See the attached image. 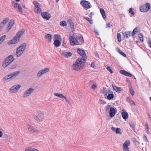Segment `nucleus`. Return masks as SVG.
<instances>
[{"instance_id":"obj_53","label":"nucleus","mask_w":151,"mask_h":151,"mask_svg":"<svg viewBox=\"0 0 151 151\" xmlns=\"http://www.w3.org/2000/svg\"><path fill=\"white\" fill-rule=\"evenodd\" d=\"M67 102L68 103L69 105H71L73 103L72 101H71V100H67Z\"/></svg>"},{"instance_id":"obj_1","label":"nucleus","mask_w":151,"mask_h":151,"mask_svg":"<svg viewBox=\"0 0 151 151\" xmlns=\"http://www.w3.org/2000/svg\"><path fill=\"white\" fill-rule=\"evenodd\" d=\"M25 31V29H22L18 31L14 37L7 42V45L10 46L18 43L20 42L21 37L24 33Z\"/></svg>"},{"instance_id":"obj_54","label":"nucleus","mask_w":151,"mask_h":151,"mask_svg":"<svg viewBox=\"0 0 151 151\" xmlns=\"http://www.w3.org/2000/svg\"><path fill=\"white\" fill-rule=\"evenodd\" d=\"M148 44L149 47L151 48V40L150 39H149L148 40Z\"/></svg>"},{"instance_id":"obj_49","label":"nucleus","mask_w":151,"mask_h":151,"mask_svg":"<svg viewBox=\"0 0 151 151\" xmlns=\"http://www.w3.org/2000/svg\"><path fill=\"white\" fill-rule=\"evenodd\" d=\"M143 139L145 141L147 142H148L147 137L145 135L144 136Z\"/></svg>"},{"instance_id":"obj_2","label":"nucleus","mask_w":151,"mask_h":151,"mask_svg":"<svg viewBox=\"0 0 151 151\" xmlns=\"http://www.w3.org/2000/svg\"><path fill=\"white\" fill-rule=\"evenodd\" d=\"M86 59L79 58H78L76 61L73 63V69L76 70H79L84 66Z\"/></svg>"},{"instance_id":"obj_3","label":"nucleus","mask_w":151,"mask_h":151,"mask_svg":"<svg viewBox=\"0 0 151 151\" xmlns=\"http://www.w3.org/2000/svg\"><path fill=\"white\" fill-rule=\"evenodd\" d=\"M34 119L38 123L42 122L45 119V113L44 111L38 110L33 117Z\"/></svg>"},{"instance_id":"obj_37","label":"nucleus","mask_w":151,"mask_h":151,"mask_svg":"<svg viewBox=\"0 0 151 151\" xmlns=\"http://www.w3.org/2000/svg\"><path fill=\"white\" fill-rule=\"evenodd\" d=\"M125 34L126 35V37L127 38L130 36L131 34V33L130 31H127L125 32Z\"/></svg>"},{"instance_id":"obj_57","label":"nucleus","mask_w":151,"mask_h":151,"mask_svg":"<svg viewBox=\"0 0 151 151\" xmlns=\"http://www.w3.org/2000/svg\"><path fill=\"white\" fill-rule=\"evenodd\" d=\"M94 32H95L97 35H99V34L98 32V31H97V29H95V28H94Z\"/></svg>"},{"instance_id":"obj_21","label":"nucleus","mask_w":151,"mask_h":151,"mask_svg":"<svg viewBox=\"0 0 151 151\" xmlns=\"http://www.w3.org/2000/svg\"><path fill=\"white\" fill-rule=\"evenodd\" d=\"M116 109L115 108L111 107L110 108L109 111V116L111 117L114 116L116 113Z\"/></svg>"},{"instance_id":"obj_43","label":"nucleus","mask_w":151,"mask_h":151,"mask_svg":"<svg viewBox=\"0 0 151 151\" xmlns=\"http://www.w3.org/2000/svg\"><path fill=\"white\" fill-rule=\"evenodd\" d=\"M118 51L119 52V54L121 55H122L124 57H126V55L121 50L119 49H118Z\"/></svg>"},{"instance_id":"obj_39","label":"nucleus","mask_w":151,"mask_h":151,"mask_svg":"<svg viewBox=\"0 0 151 151\" xmlns=\"http://www.w3.org/2000/svg\"><path fill=\"white\" fill-rule=\"evenodd\" d=\"M117 37L118 38V41L119 42H120L122 40L121 35L120 34L118 33L117 34Z\"/></svg>"},{"instance_id":"obj_40","label":"nucleus","mask_w":151,"mask_h":151,"mask_svg":"<svg viewBox=\"0 0 151 151\" xmlns=\"http://www.w3.org/2000/svg\"><path fill=\"white\" fill-rule=\"evenodd\" d=\"M129 90L131 95L132 96H133L134 94V92L133 89L132 87L129 88Z\"/></svg>"},{"instance_id":"obj_51","label":"nucleus","mask_w":151,"mask_h":151,"mask_svg":"<svg viewBox=\"0 0 151 151\" xmlns=\"http://www.w3.org/2000/svg\"><path fill=\"white\" fill-rule=\"evenodd\" d=\"M97 87V85L95 84H94L92 85L91 86V88L92 89H95Z\"/></svg>"},{"instance_id":"obj_46","label":"nucleus","mask_w":151,"mask_h":151,"mask_svg":"<svg viewBox=\"0 0 151 151\" xmlns=\"http://www.w3.org/2000/svg\"><path fill=\"white\" fill-rule=\"evenodd\" d=\"M138 37L140 40L142 42L143 41V35L141 34H139L138 35Z\"/></svg>"},{"instance_id":"obj_14","label":"nucleus","mask_w":151,"mask_h":151,"mask_svg":"<svg viewBox=\"0 0 151 151\" xmlns=\"http://www.w3.org/2000/svg\"><path fill=\"white\" fill-rule=\"evenodd\" d=\"M35 8L34 9V11L37 14H40L42 11L40 4L36 1H34L33 2Z\"/></svg>"},{"instance_id":"obj_24","label":"nucleus","mask_w":151,"mask_h":151,"mask_svg":"<svg viewBox=\"0 0 151 151\" xmlns=\"http://www.w3.org/2000/svg\"><path fill=\"white\" fill-rule=\"evenodd\" d=\"M70 28L72 31H73L74 29V24L71 20H68V28Z\"/></svg>"},{"instance_id":"obj_4","label":"nucleus","mask_w":151,"mask_h":151,"mask_svg":"<svg viewBox=\"0 0 151 151\" xmlns=\"http://www.w3.org/2000/svg\"><path fill=\"white\" fill-rule=\"evenodd\" d=\"M27 46V44L23 43L16 48V54L17 57H19L23 55L26 50Z\"/></svg>"},{"instance_id":"obj_62","label":"nucleus","mask_w":151,"mask_h":151,"mask_svg":"<svg viewBox=\"0 0 151 151\" xmlns=\"http://www.w3.org/2000/svg\"><path fill=\"white\" fill-rule=\"evenodd\" d=\"M3 135V133L2 131L0 130V138L2 137Z\"/></svg>"},{"instance_id":"obj_38","label":"nucleus","mask_w":151,"mask_h":151,"mask_svg":"<svg viewBox=\"0 0 151 151\" xmlns=\"http://www.w3.org/2000/svg\"><path fill=\"white\" fill-rule=\"evenodd\" d=\"M36 149L32 148H27L25 150V151H35Z\"/></svg>"},{"instance_id":"obj_33","label":"nucleus","mask_w":151,"mask_h":151,"mask_svg":"<svg viewBox=\"0 0 151 151\" xmlns=\"http://www.w3.org/2000/svg\"><path fill=\"white\" fill-rule=\"evenodd\" d=\"M44 75V74L43 72H42V69H41L39 70L37 73V76L38 77H40Z\"/></svg>"},{"instance_id":"obj_26","label":"nucleus","mask_w":151,"mask_h":151,"mask_svg":"<svg viewBox=\"0 0 151 151\" xmlns=\"http://www.w3.org/2000/svg\"><path fill=\"white\" fill-rule=\"evenodd\" d=\"M54 95L56 97H58L59 98H60L62 99H66V97L65 95H64L62 94H61L60 93H54Z\"/></svg>"},{"instance_id":"obj_50","label":"nucleus","mask_w":151,"mask_h":151,"mask_svg":"<svg viewBox=\"0 0 151 151\" xmlns=\"http://www.w3.org/2000/svg\"><path fill=\"white\" fill-rule=\"evenodd\" d=\"M145 130L149 129V126H148L147 123V122H146L145 126Z\"/></svg>"},{"instance_id":"obj_52","label":"nucleus","mask_w":151,"mask_h":151,"mask_svg":"<svg viewBox=\"0 0 151 151\" xmlns=\"http://www.w3.org/2000/svg\"><path fill=\"white\" fill-rule=\"evenodd\" d=\"M72 54L70 52H67V57H70L72 56Z\"/></svg>"},{"instance_id":"obj_55","label":"nucleus","mask_w":151,"mask_h":151,"mask_svg":"<svg viewBox=\"0 0 151 151\" xmlns=\"http://www.w3.org/2000/svg\"><path fill=\"white\" fill-rule=\"evenodd\" d=\"M112 26V24H111L110 23H107V24H106L107 27H110L111 26Z\"/></svg>"},{"instance_id":"obj_45","label":"nucleus","mask_w":151,"mask_h":151,"mask_svg":"<svg viewBox=\"0 0 151 151\" xmlns=\"http://www.w3.org/2000/svg\"><path fill=\"white\" fill-rule=\"evenodd\" d=\"M105 67L107 69L108 71H109L111 73H112L113 72L111 69V67L110 66H108L107 65L105 66Z\"/></svg>"},{"instance_id":"obj_60","label":"nucleus","mask_w":151,"mask_h":151,"mask_svg":"<svg viewBox=\"0 0 151 151\" xmlns=\"http://www.w3.org/2000/svg\"><path fill=\"white\" fill-rule=\"evenodd\" d=\"M145 131L147 134L149 135L150 134V132L149 131V129H146L145 130Z\"/></svg>"},{"instance_id":"obj_8","label":"nucleus","mask_w":151,"mask_h":151,"mask_svg":"<svg viewBox=\"0 0 151 151\" xmlns=\"http://www.w3.org/2000/svg\"><path fill=\"white\" fill-rule=\"evenodd\" d=\"M21 87V85L16 84L11 87L9 89V92L11 93H16L18 92Z\"/></svg>"},{"instance_id":"obj_11","label":"nucleus","mask_w":151,"mask_h":151,"mask_svg":"<svg viewBox=\"0 0 151 151\" xmlns=\"http://www.w3.org/2000/svg\"><path fill=\"white\" fill-rule=\"evenodd\" d=\"M8 17L4 18L0 23V32L3 31V29L9 20Z\"/></svg>"},{"instance_id":"obj_19","label":"nucleus","mask_w":151,"mask_h":151,"mask_svg":"<svg viewBox=\"0 0 151 151\" xmlns=\"http://www.w3.org/2000/svg\"><path fill=\"white\" fill-rule=\"evenodd\" d=\"M77 52L80 55L82 56V58H84V57H85L86 58H87L86 56L84 50L81 49H78Z\"/></svg>"},{"instance_id":"obj_17","label":"nucleus","mask_w":151,"mask_h":151,"mask_svg":"<svg viewBox=\"0 0 151 151\" xmlns=\"http://www.w3.org/2000/svg\"><path fill=\"white\" fill-rule=\"evenodd\" d=\"M81 4L83 7L88 9L91 7V5L90 3L85 0H82L81 2Z\"/></svg>"},{"instance_id":"obj_5","label":"nucleus","mask_w":151,"mask_h":151,"mask_svg":"<svg viewBox=\"0 0 151 151\" xmlns=\"http://www.w3.org/2000/svg\"><path fill=\"white\" fill-rule=\"evenodd\" d=\"M15 58L13 55H10L4 59L2 62V67L3 68L7 67L14 61Z\"/></svg>"},{"instance_id":"obj_12","label":"nucleus","mask_w":151,"mask_h":151,"mask_svg":"<svg viewBox=\"0 0 151 151\" xmlns=\"http://www.w3.org/2000/svg\"><path fill=\"white\" fill-rule=\"evenodd\" d=\"M34 89L31 87L27 89L24 93L23 97L26 98L29 96L34 91Z\"/></svg>"},{"instance_id":"obj_41","label":"nucleus","mask_w":151,"mask_h":151,"mask_svg":"<svg viewBox=\"0 0 151 151\" xmlns=\"http://www.w3.org/2000/svg\"><path fill=\"white\" fill-rule=\"evenodd\" d=\"M129 12L130 13L132 16H133L134 14V12L133 11V9L132 8H130L129 10Z\"/></svg>"},{"instance_id":"obj_7","label":"nucleus","mask_w":151,"mask_h":151,"mask_svg":"<svg viewBox=\"0 0 151 151\" xmlns=\"http://www.w3.org/2000/svg\"><path fill=\"white\" fill-rule=\"evenodd\" d=\"M53 39L54 42L53 44L56 47H59L61 44V37L60 35L58 34H55L54 35Z\"/></svg>"},{"instance_id":"obj_48","label":"nucleus","mask_w":151,"mask_h":151,"mask_svg":"<svg viewBox=\"0 0 151 151\" xmlns=\"http://www.w3.org/2000/svg\"><path fill=\"white\" fill-rule=\"evenodd\" d=\"M99 103L100 104H106V102L102 100H100L99 101Z\"/></svg>"},{"instance_id":"obj_59","label":"nucleus","mask_w":151,"mask_h":151,"mask_svg":"<svg viewBox=\"0 0 151 151\" xmlns=\"http://www.w3.org/2000/svg\"><path fill=\"white\" fill-rule=\"evenodd\" d=\"M91 66L93 68H96V66H95V64L94 63H93L91 64Z\"/></svg>"},{"instance_id":"obj_25","label":"nucleus","mask_w":151,"mask_h":151,"mask_svg":"<svg viewBox=\"0 0 151 151\" xmlns=\"http://www.w3.org/2000/svg\"><path fill=\"white\" fill-rule=\"evenodd\" d=\"M120 72L121 74L124 75L125 76L129 77H134V76H133L132 74L129 73L128 72H127L125 70H121L120 71Z\"/></svg>"},{"instance_id":"obj_30","label":"nucleus","mask_w":151,"mask_h":151,"mask_svg":"<svg viewBox=\"0 0 151 151\" xmlns=\"http://www.w3.org/2000/svg\"><path fill=\"white\" fill-rule=\"evenodd\" d=\"M100 11L103 18L104 19H106V16L105 12V11L104 9L103 8H101L100 9Z\"/></svg>"},{"instance_id":"obj_29","label":"nucleus","mask_w":151,"mask_h":151,"mask_svg":"<svg viewBox=\"0 0 151 151\" xmlns=\"http://www.w3.org/2000/svg\"><path fill=\"white\" fill-rule=\"evenodd\" d=\"M6 36L4 35L0 37V45L6 40Z\"/></svg>"},{"instance_id":"obj_16","label":"nucleus","mask_w":151,"mask_h":151,"mask_svg":"<svg viewBox=\"0 0 151 151\" xmlns=\"http://www.w3.org/2000/svg\"><path fill=\"white\" fill-rule=\"evenodd\" d=\"M41 16L44 19L48 20L51 17L50 14L47 12L41 13Z\"/></svg>"},{"instance_id":"obj_9","label":"nucleus","mask_w":151,"mask_h":151,"mask_svg":"<svg viewBox=\"0 0 151 151\" xmlns=\"http://www.w3.org/2000/svg\"><path fill=\"white\" fill-rule=\"evenodd\" d=\"M27 128L29 132L33 134H37L40 132L38 129L29 124L27 125Z\"/></svg>"},{"instance_id":"obj_63","label":"nucleus","mask_w":151,"mask_h":151,"mask_svg":"<svg viewBox=\"0 0 151 151\" xmlns=\"http://www.w3.org/2000/svg\"><path fill=\"white\" fill-rule=\"evenodd\" d=\"M130 127L132 129H133L134 128V126L133 124H130Z\"/></svg>"},{"instance_id":"obj_64","label":"nucleus","mask_w":151,"mask_h":151,"mask_svg":"<svg viewBox=\"0 0 151 151\" xmlns=\"http://www.w3.org/2000/svg\"><path fill=\"white\" fill-rule=\"evenodd\" d=\"M62 55L65 57H66V54L65 53H63L62 54Z\"/></svg>"},{"instance_id":"obj_22","label":"nucleus","mask_w":151,"mask_h":151,"mask_svg":"<svg viewBox=\"0 0 151 151\" xmlns=\"http://www.w3.org/2000/svg\"><path fill=\"white\" fill-rule=\"evenodd\" d=\"M101 92L104 96H106L111 92L109 90H107L106 88L104 87L101 90Z\"/></svg>"},{"instance_id":"obj_36","label":"nucleus","mask_w":151,"mask_h":151,"mask_svg":"<svg viewBox=\"0 0 151 151\" xmlns=\"http://www.w3.org/2000/svg\"><path fill=\"white\" fill-rule=\"evenodd\" d=\"M121 129L119 128H116V130L115 133L116 134H122V132H121Z\"/></svg>"},{"instance_id":"obj_56","label":"nucleus","mask_w":151,"mask_h":151,"mask_svg":"<svg viewBox=\"0 0 151 151\" xmlns=\"http://www.w3.org/2000/svg\"><path fill=\"white\" fill-rule=\"evenodd\" d=\"M111 129L113 131L115 132L116 128H115L114 127H111Z\"/></svg>"},{"instance_id":"obj_35","label":"nucleus","mask_w":151,"mask_h":151,"mask_svg":"<svg viewBox=\"0 0 151 151\" xmlns=\"http://www.w3.org/2000/svg\"><path fill=\"white\" fill-rule=\"evenodd\" d=\"M114 97V95L113 94L110 93L107 96V98L108 100H111Z\"/></svg>"},{"instance_id":"obj_61","label":"nucleus","mask_w":151,"mask_h":151,"mask_svg":"<svg viewBox=\"0 0 151 151\" xmlns=\"http://www.w3.org/2000/svg\"><path fill=\"white\" fill-rule=\"evenodd\" d=\"M129 103H130V104H131L133 105H135V103H134V102L132 101L131 100V101H130L129 102Z\"/></svg>"},{"instance_id":"obj_27","label":"nucleus","mask_w":151,"mask_h":151,"mask_svg":"<svg viewBox=\"0 0 151 151\" xmlns=\"http://www.w3.org/2000/svg\"><path fill=\"white\" fill-rule=\"evenodd\" d=\"M45 38L47 39L48 41L50 42L52 41V35L50 34H47L45 36Z\"/></svg>"},{"instance_id":"obj_34","label":"nucleus","mask_w":151,"mask_h":151,"mask_svg":"<svg viewBox=\"0 0 151 151\" xmlns=\"http://www.w3.org/2000/svg\"><path fill=\"white\" fill-rule=\"evenodd\" d=\"M113 88L117 92H120L122 90V89L120 87H118L115 86H113Z\"/></svg>"},{"instance_id":"obj_15","label":"nucleus","mask_w":151,"mask_h":151,"mask_svg":"<svg viewBox=\"0 0 151 151\" xmlns=\"http://www.w3.org/2000/svg\"><path fill=\"white\" fill-rule=\"evenodd\" d=\"M130 142L129 140H127L123 144L122 148L124 151H129V146L130 145Z\"/></svg>"},{"instance_id":"obj_31","label":"nucleus","mask_w":151,"mask_h":151,"mask_svg":"<svg viewBox=\"0 0 151 151\" xmlns=\"http://www.w3.org/2000/svg\"><path fill=\"white\" fill-rule=\"evenodd\" d=\"M42 70L44 74L47 73H48L50 71V68L49 67H47L42 69Z\"/></svg>"},{"instance_id":"obj_32","label":"nucleus","mask_w":151,"mask_h":151,"mask_svg":"<svg viewBox=\"0 0 151 151\" xmlns=\"http://www.w3.org/2000/svg\"><path fill=\"white\" fill-rule=\"evenodd\" d=\"M17 64L16 63H14L10 66V69L11 70L15 69L17 67Z\"/></svg>"},{"instance_id":"obj_13","label":"nucleus","mask_w":151,"mask_h":151,"mask_svg":"<svg viewBox=\"0 0 151 151\" xmlns=\"http://www.w3.org/2000/svg\"><path fill=\"white\" fill-rule=\"evenodd\" d=\"M15 24V20L13 19L10 20L7 25L6 31L8 32Z\"/></svg>"},{"instance_id":"obj_23","label":"nucleus","mask_w":151,"mask_h":151,"mask_svg":"<svg viewBox=\"0 0 151 151\" xmlns=\"http://www.w3.org/2000/svg\"><path fill=\"white\" fill-rule=\"evenodd\" d=\"M3 80L5 81H9L13 80L10 73L5 76L3 78Z\"/></svg>"},{"instance_id":"obj_47","label":"nucleus","mask_w":151,"mask_h":151,"mask_svg":"<svg viewBox=\"0 0 151 151\" xmlns=\"http://www.w3.org/2000/svg\"><path fill=\"white\" fill-rule=\"evenodd\" d=\"M139 31V28L138 27H136L133 30V32L136 34Z\"/></svg>"},{"instance_id":"obj_18","label":"nucleus","mask_w":151,"mask_h":151,"mask_svg":"<svg viewBox=\"0 0 151 151\" xmlns=\"http://www.w3.org/2000/svg\"><path fill=\"white\" fill-rule=\"evenodd\" d=\"M20 73L19 71H17L10 73L12 80H13L17 77L19 75Z\"/></svg>"},{"instance_id":"obj_6","label":"nucleus","mask_w":151,"mask_h":151,"mask_svg":"<svg viewBox=\"0 0 151 151\" xmlns=\"http://www.w3.org/2000/svg\"><path fill=\"white\" fill-rule=\"evenodd\" d=\"M70 42V44L72 45H78L79 44V42L78 40L76 39L73 36H70L69 37ZM79 40H81V43L84 42V40L83 37L82 36H80L79 37Z\"/></svg>"},{"instance_id":"obj_28","label":"nucleus","mask_w":151,"mask_h":151,"mask_svg":"<svg viewBox=\"0 0 151 151\" xmlns=\"http://www.w3.org/2000/svg\"><path fill=\"white\" fill-rule=\"evenodd\" d=\"M122 115L123 118L125 120L128 117V114L126 111H123L122 113Z\"/></svg>"},{"instance_id":"obj_44","label":"nucleus","mask_w":151,"mask_h":151,"mask_svg":"<svg viewBox=\"0 0 151 151\" xmlns=\"http://www.w3.org/2000/svg\"><path fill=\"white\" fill-rule=\"evenodd\" d=\"M60 25L62 26H64L66 25V23L65 21H63L60 22Z\"/></svg>"},{"instance_id":"obj_20","label":"nucleus","mask_w":151,"mask_h":151,"mask_svg":"<svg viewBox=\"0 0 151 151\" xmlns=\"http://www.w3.org/2000/svg\"><path fill=\"white\" fill-rule=\"evenodd\" d=\"M14 7L16 9H17L18 11L19 12L22 13H23L21 5L18 3H14Z\"/></svg>"},{"instance_id":"obj_42","label":"nucleus","mask_w":151,"mask_h":151,"mask_svg":"<svg viewBox=\"0 0 151 151\" xmlns=\"http://www.w3.org/2000/svg\"><path fill=\"white\" fill-rule=\"evenodd\" d=\"M83 18L85 19H86L87 20H88V21H89V22L91 24H92V20L91 18H90L89 17H84Z\"/></svg>"},{"instance_id":"obj_10","label":"nucleus","mask_w":151,"mask_h":151,"mask_svg":"<svg viewBox=\"0 0 151 151\" xmlns=\"http://www.w3.org/2000/svg\"><path fill=\"white\" fill-rule=\"evenodd\" d=\"M150 5L149 3H147L140 7V10L141 12H147L150 9Z\"/></svg>"},{"instance_id":"obj_58","label":"nucleus","mask_w":151,"mask_h":151,"mask_svg":"<svg viewBox=\"0 0 151 151\" xmlns=\"http://www.w3.org/2000/svg\"><path fill=\"white\" fill-rule=\"evenodd\" d=\"M127 101L129 102L131 101V99L129 97H127L126 98Z\"/></svg>"}]
</instances>
